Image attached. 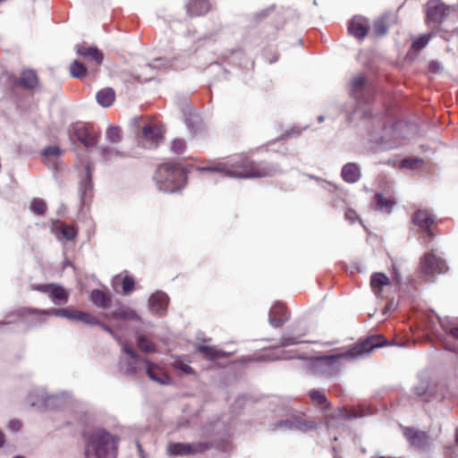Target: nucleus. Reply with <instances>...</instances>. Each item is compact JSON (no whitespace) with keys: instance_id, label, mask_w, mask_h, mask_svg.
Returning <instances> with one entry per match:
<instances>
[{"instance_id":"obj_1","label":"nucleus","mask_w":458,"mask_h":458,"mask_svg":"<svg viewBox=\"0 0 458 458\" xmlns=\"http://www.w3.org/2000/svg\"><path fill=\"white\" fill-rule=\"evenodd\" d=\"M383 337L379 335H370L357 343L346 352L325 355L309 360L306 369L314 377H331L341 368V360H351L365 355L374 349L384 345Z\"/></svg>"},{"instance_id":"obj_2","label":"nucleus","mask_w":458,"mask_h":458,"mask_svg":"<svg viewBox=\"0 0 458 458\" xmlns=\"http://www.w3.org/2000/svg\"><path fill=\"white\" fill-rule=\"evenodd\" d=\"M196 170L200 173H217L229 178L250 179L272 176L276 167L240 157L233 161H211L206 165L197 166Z\"/></svg>"},{"instance_id":"obj_3","label":"nucleus","mask_w":458,"mask_h":458,"mask_svg":"<svg viewBox=\"0 0 458 458\" xmlns=\"http://www.w3.org/2000/svg\"><path fill=\"white\" fill-rule=\"evenodd\" d=\"M85 456L90 458H116L118 440L102 428H95L84 435Z\"/></svg>"},{"instance_id":"obj_4","label":"nucleus","mask_w":458,"mask_h":458,"mask_svg":"<svg viewBox=\"0 0 458 458\" xmlns=\"http://www.w3.org/2000/svg\"><path fill=\"white\" fill-rule=\"evenodd\" d=\"M154 181L160 191L173 193L184 186L186 174L180 164L163 163L157 166Z\"/></svg>"},{"instance_id":"obj_5","label":"nucleus","mask_w":458,"mask_h":458,"mask_svg":"<svg viewBox=\"0 0 458 458\" xmlns=\"http://www.w3.org/2000/svg\"><path fill=\"white\" fill-rule=\"evenodd\" d=\"M419 267L421 277L428 283L435 282L437 275L445 274L449 269L445 259L434 249L424 253Z\"/></svg>"},{"instance_id":"obj_6","label":"nucleus","mask_w":458,"mask_h":458,"mask_svg":"<svg viewBox=\"0 0 458 458\" xmlns=\"http://www.w3.org/2000/svg\"><path fill=\"white\" fill-rule=\"evenodd\" d=\"M403 434L410 446L417 452H426L432 444V438L427 431L415 428H403Z\"/></svg>"},{"instance_id":"obj_7","label":"nucleus","mask_w":458,"mask_h":458,"mask_svg":"<svg viewBox=\"0 0 458 458\" xmlns=\"http://www.w3.org/2000/svg\"><path fill=\"white\" fill-rule=\"evenodd\" d=\"M138 127L141 128L140 138L148 144V147H157L163 140L164 129L157 123H142V118H135Z\"/></svg>"},{"instance_id":"obj_8","label":"nucleus","mask_w":458,"mask_h":458,"mask_svg":"<svg viewBox=\"0 0 458 458\" xmlns=\"http://www.w3.org/2000/svg\"><path fill=\"white\" fill-rule=\"evenodd\" d=\"M412 221L424 232V235L421 237V243L424 244L425 248L429 249L431 239L434 236L430 229L434 223L432 216L428 211L420 209L414 213Z\"/></svg>"},{"instance_id":"obj_9","label":"nucleus","mask_w":458,"mask_h":458,"mask_svg":"<svg viewBox=\"0 0 458 458\" xmlns=\"http://www.w3.org/2000/svg\"><path fill=\"white\" fill-rule=\"evenodd\" d=\"M451 9V6L445 5L441 0H429L426 9L428 22L440 24Z\"/></svg>"},{"instance_id":"obj_10","label":"nucleus","mask_w":458,"mask_h":458,"mask_svg":"<svg viewBox=\"0 0 458 458\" xmlns=\"http://www.w3.org/2000/svg\"><path fill=\"white\" fill-rule=\"evenodd\" d=\"M34 290L47 293L55 304H65L68 301L69 293L56 284H38Z\"/></svg>"},{"instance_id":"obj_11","label":"nucleus","mask_w":458,"mask_h":458,"mask_svg":"<svg viewBox=\"0 0 458 458\" xmlns=\"http://www.w3.org/2000/svg\"><path fill=\"white\" fill-rule=\"evenodd\" d=\"M289 319V314L284 304L276 302L269 310V324L275 327H281Z\"/></svg>"},{"instance_id":"obj_12","label":"nucleus","mask_w":458,"mask_h":458,"mask_svg":"<svg viewBox=\"0 0 458 458\" xmlns=\"http://www.w3.org/2000/svg\"><path fill=\"white\" fill-rule=\"evenodd\" d=\"M142 362L146 366V372L148 377L160 385H169L171 377L169 375L159 366L145 359Z\"/></svg>"},{"instance_id":"obj_13","label":"nucleus","mask_w":458,"mask_h":458,"mask_svg":"<svg viewBox=\"0 0 458 458\" xmlns=\"http://www.w3.org/2000/svg\"><path fill=\"white\" fill-rule=\"evenodd\" d=\"M412 392L417 396H423L425 394L433 395L437 390L431 383V377L428 372H420L418 376V382L412 387Z\"/></svg>"},{"instance_id":"obj_14","label":"nucleus","mask_w":458,"mask_h":458,"mask_svg":"<svg viewBox=\"0 0 458 458\" xmlns=\"http://www.w3.org/2000/svg\"><path fill=\"white\" fill-rule=\"evenodd\" d=\"M369 30V23L363 16H354L349 22L348 31L358 39L364 38Z\"/></svg>"},{"instance_id":"obj_15","label":"nucleus","mask_w":458,"mask_h":458,"mask_svg":"<svg viewBox=\"0 0 458 458\" xmlns=\"http://www.w3.org/2000/svg\"><path fill=\"white\" fill-rule=\"evenodd\" d=\"M73 135L85 147H93L98 142L97 134L81 124H75L72 127Z\"/></svg>"},{"instance_id":"obj_16","label":"nucleus","mask_w":458,"mask_h":458,"mask_svg":"<svg viewBox=\"0 0 458 458\" xmlns=\"http://www.w3.org/2000/svg\"><path fill=\"white\" fill-rule=\"evenodd\" d=\"M77 54L83 56L84 58L94 61L97 65L102 64L104 60V55L100 50H98L96 47H91L87 45L86 43H82L76 46Z\"/></svg>"},{"instance_id":"obj_17","label":"nucleus","mask_w":458,"mask_h":458,"mask_svg":"<svg viewBox=\"0 0 458 458\" xmlns=\"http://www.w3.org/2000/svg\"><path fill=\"white\" fill-rule=\"evenodd\" d=\"M210 9L209 0H189L186 4V11L190 17L205 15Z\"/></svg>"},{"instance_id":"obj_18","label":"nucleus","mask_w":458,"mask_h":458,"mask_svg":"<svg viewBox=\"0 0 458 458\" xmlns=\"http://www.w3.org/2000/svg\"><path fill=\"white\" fill-rule=\"evenodd\" d=\"M430 38V33L415 37L412 39L411 48L408 51L405 58L413 61L417 57L419 52L421 51L428 44Z\"/></svg>"},{"instance_id":"obj_19","label":"nucleus","mask_w":458,"mask_h":458,"mask_svg":"<svg viewBox=\"0 0 458 458\" xmlns=\"http://www.w3.org/2000/svg\"><path fill=\"white\" fill-rule=\"evenodd\" d=\"M276 427H284L289 429H299V430H308L316 428L317 425L313 421H307L298 417H293L289 420H285L281 421L276 425Z\"/></svg>"},{"instance_id":"obj_20","label":"nucleus","mask_w":458,"mask_h":458,"mask_svg":"<svg viewBox=\"0 0 458 458\" xmlns=\"http://www.w3.org/2000/svg\"><path fill=\"white\" fill-rule=\"evenodd\" d=\"M370 286L377 296H383L384 288L391 287V283L385 274L374 273L370 278Z\"/></svg>"},{"instance_id":"obj_21","label":"nucleus","mask_w":458,"mask_h":458,"mask_svg":"<svg viewBox=\"0 0 458 458\" xmlns=\"http://www.w3.org/2000/svg\"><path fill=\"white\" fill-rule=\"evenodd\" d=\"M18 83L24 89H35L39 85V80L34 70L27 69L21 72Z\"/></svg>"},{"instance_id":"obj_22","label":"nucleus","mask_w":458,"mask_h":458,"mask_svg":"<svg viewBox=\"0 0 458 458\" xmlns=\"http://www.w3.org/2000/svg\"><path fill=\"white\" fill-rule=\"evenodd\" d=\"M17 315L20 317H24L27 315L38 314L41 316H55L64 318V314L65 313L64 309H50V310H38L34 308H22L16 311Z\"/></svg>"},{"instance_id":"obj_23","label":"nucleus","mask_w":458,"mask_h":458,"mask_svg":"<svg viewBox=\"0 0 458 458\" xmlns=\"http://www.w3.org/2000/svg\"><path fill=\"white\" fill-rule=\"evenodd\" d=\"M308 396L311 403L317 406L320 411H327L330 408L331 403L322 391L311 389L309 391Z\"/></svg>"},{"instance_id":"obj_24","label":"nucleus","mask_w":458,"mask_h":458,"mask_svg":"<svg viewBox=\"0 0 458 458\" xmlns=\"http://www.w3.org/2000/svg\"><path fill=\"white\" fill-rule=\"evenodd\" d=\"M369 414H371L370 409L367 406L360 405V406L355 407L350 411L346 410V409L338 410L335 417L345 419V420H350V419L361 418L364 416H368Z\"/></svg>"},{"instance_id":"obj_25","label":"nucleus","mask_w":458,"mask_h":458,"mask_svg":"<svg viewBox=\"0 0 458 458\" xmlns=\"http://www.w3.org/2000/svg\"><path fill=\"white\" fill-rule=\"evenodd\" d=\"M341 175L346 182L354 183L360 178V167L355 163H347L343 166Z\"/></svg>"},{"instance_id":"obj_26","label":"nucleus","mask_w":458,"mask_h":458,"mask_svg":"<svg viewBox=\"0 0 458 458\" xmlns=\"http://www.w3.org/2000/svg\"><path fill=\"white\" fill-rule=\"evenodd\" d=\"M108 317L114 319L140 320V317L136 311L129 307H121L112 311Z\"/></svg>"},{"instance_id":"obj_27","label":"nucleus","mask_w":458,"mask_h":458,"mask_svg":"<svg viewBox=\"0 0 458 458\" xmlns=\"http://www.w3.org/2000/svg\"><path fill=\"white\" fill-rule=\"evenodd\" d=\"M168 298L164 293H156L149 298L151 309L156 312H162L167 307Z\"/></svg>"},{"instance_id":"obj_28","label":"nucleus","mask_w":458,"mask_h":458,"mask_svg":"<svg viewBox=\"0 0 458 458\" xmlns=\"http://www.w3.org/2000/svg\"><path fill=\"white\" fill-rule=\"evenodd\" d=\"M96 98H97L98 103L100 106H102L104 107H108L114 103V99H115V93L113 89L106 88V89L99 90L97 93Z\"/></svg>"},{"instance_id":"obj_29","label":"nucleus","mask_w":458,"mask_h":458,"mask_svg":"<svg viewBox=\"0 0 458 458\" xmlns=\"http://www.w3.org/2000/svg\"><path fill=\"white\" fill-rule=\"evenodd\" d=\"M198 351L202 353L205 358L210 360H218L227 356L225 352L216 349L215 346L199 345Z\"/></svg>"},{"instance_id":"obj_30","label":"nucleus","mask_w":458,"mask_h":458,"mask_svg":"<svg viewBox=\"0 0 458 458\" xmlns=\"http://www.w3.org/2000/svg\"><path fill=\"white\" fill-rule=\"evenodd\" d=\"M91 301L98 307L106 309L111 304L110 297L101 290H93L90 293Z\"/></svg>"},{"instance_id":"obj_31","label":"nucleus","mask_w":458,"mask_h":458,"mask_svg":"<svg viewBox=\"0 0 458 458\" xmlns=\"http://www.w3.org/2000/svg\"><path fill=\"white\" fill-rule=\"evenodd\" d=\"M187 444V451L189 455H195L198 454L204 453L205 451L210 449L213 446L212 442H195Z\"/></svg>"},{"instance_id":"obj_32","label":"nucleus","mask_w":458,"mask_h":458,"mask_svg":"<svg viewBox=\"0 0 458 458\" xmlns=\"http://www.w3.org/2000/svg\"><path fill=\"white\" fill-rule=\"evenodd\" d=\"M188 444L187 443H174L171 442L167 445V454L171 456L180 455L185 456L188 454Z\"/></svg>"},{"instance_id":"obj_33","label":"nucleus","mask_w":458,"mask_h":458,"mask_svg":"<svg viewBox=\"0 0 458 458\" xmlns=\"http://www.w3.org/2000/svg\"><path fill=\"white\" fill-rule=\"evenodd\" d=\"M137 344L140 351L144 352H156L157 347L152 340L148 336L140 335L137 337Z\"/></svg>"},{"instance_id":"obj_34","label":"nucleus","mask_w":458,"mask_h":458,"mask_svg":"<svg viewBox=\"0 0 458 458\" xmlns=\"http://www.w3.org/2000/svg\"><path fill=\"white\" fill-rule=\"evenodd\" d=\"M375 202L377 208L385 212H390L393 206L395 205V202L391 199L386 198L379 193L375 195Z\"/></svg>"},{"instance_id":"obj_35","label":"nucleus","mask_w":458,"mask_h":458,"mask_svg":"<svg viewBox=\"0 0 458 458\" xmlns=\"http://www.w3.org/2000/svg\"><path fill=\"white\" fill-rule=\"evenodd\" d=\"M70 73L74 78L82 79L87 74V68L82 63L75 60L70 65Z\"/></svg>"},{"instance_id":"obj_36","label":"nucleus","mask_w":458,"mask_h":458,"mask_svg":"<svg viewBox=\"0 0 458 458\" xmlns=\"http://www.w3.org/2000/svg\"><path fill=\"white\" fill-rule=\"evenodd\" d=\"M387 23L385 18H379L374 21L372 33L375 37L384 36L387 32Z\"/></svg>"},{"instance_id":"obj_37","label":"nucleus","mask_w":458,"mask_h":458,"mask_svg":"<svg viewBox=\"0 0 458 458\" xmlns=\"http://www.w3.org/2000/svg\"><path fill=\"white\" fill-rule=\"evenodd\" d=\"M47 203L44 199L35 198L30 204V209L37 215H45L47 211Z\"/></svg>"},{"instance_id":"obj_38","label":"nucleus","mask_w":458,"mask_h":458,"mask_svg":"<svg viewBox=\"0 0 458 458\" xmlns=\"http://www.w3.org/2000/svg\"><path fill=\"white\" fill-rule=\"evenodd\" d=\"M424 164V160L420 157H407L403 159V168L420 169Z\"/></svg>"},{"instance_id":"obj_39","label":"nucleus","mask_w":458,"mask_h":458,"mask_svg":"<svg viewBox=\"0 0 458 458\" xmlns=\"http://www.w3.org/2000/svg\"><path fill=\"white\" fill-rule=\"evenodd\" d=\"M442 328L454 339H458V322L443 320L441 321Z\"/></svg>"},{"instance_id":"obj_40","label":"nucleus","mask_w":458,"mask_h":458,"mask_svg":"<svg viewBox=\"0 0 458 458\" xmlns=\"http://www.w3.org/2000/svg\"><path fill=\"white\" fill-rule=\"evenodd\" d=\"M420 282H418L417 280H411L409 281L407 284H406V294L405 296L403 294V300L404 298H408V297H411V298H414L417 296L418 293H419V290H420Z\"/></svg>"},{"instance_id":"obj_41","label":"nucleus","mask_w":458,"mask_h":458,"mask_svg":"<svg viewBox=\"0 0 458 458\" xmlns=\"http://www.w3.org/2000/svg\"><path fill=\"white\" fill-rule=\"evenodd\" d=\"M49 401V398L47 399L45 396H43L42 394H31L29 398H28V402L30 403V405L31 407H41V406H46L47 405V403Z\"/></svg>"},{"instance_id":"obj_42","label":"nucleus","mask_w":458,"mask_h":458,"mask_svg":"<svg viewBox=\"0 0 458 458\" xmlns=\"http://www.w3.org/2000/svg\"><path fill=\"white\" fill-rule=\"evenodd\" d=\"M107 140L112 143H117L121 141V130L119 127L112 126L109 127L106 131Z\"/></svg>"},{"instance_id":"obj_43","label":"nucleus","mask_w":458,"mask_h":458,"mask_svg":"<svg viewBox=\"0 0 458 458\" xmlns=\"http://www.w3.org/2000/svg\"><path fill=\"white\" fill-rule=\"evenodd\" d=\"M172 366L174 369L180 370L183 374H194V369L190 365L184 363L182 360H175L172 363Z\"/></svg>"},{"instance_id":"obj_44","label":"nucleus","mask_w":458,"mask_h":458,"mask_svg":"<svg viewBox=\"0 0 458 458\" xmlns=\"http://www.w3.org/2000/svg\"><path fill=\"white\" fill-rule=\"evenodd\" d=\"M78 321H81L87 325H97L99 324L98 318L90 313L79 311Z\"/></svg>"},{"instance_id":"obj_45","label":"nucleus","mask_w":458,"mask_h":458,"mask_svg":"<svg viewBox=\"0 0 458 458\" xmlns=\"http://www.w3.org/2000/svg\"><path fill=\"white\" fill-rule=\"evenodd\" d=\"M172 151L176 153V154H181L182 153L185 148H186V142L184 140L182 139H175L174 140V141L172 142Z\"/></svg>"},{"instance_id":"obj_46","label":"nucleus","mask_w":458,"mask_h":458,"mask_svg":"<svg viewBox=\"0 0 458 458\" xmlns=\"http://www.w3.org/2000/svg\"><path fill=\"white\" fill-rule=\"evenodd\" d=\"M62 154V150L57 146H49L43 150L46 158L57 157Z\"/></svg>"},{"instance_id":"obj_47","label":"nucleus","mask_w":458,"mask_h":458,"mask_svg":"<svg viewBox=\"0 0 458 458\" xmlns=\"http://www.w3.org/2000/svg\"><path fill=\"white\" fill-rule=\"evenodd\" d=\"M418 133V127L416 124L406 123H403V134H405L407 138H412Z\"/></svg>"},{"instance_id":"obj_48","label":"nucleus","mask_w":458,"mask_h":458,"mask_svg":"<svg viewBox=\"0 0 458 458\" xmlns=\"http://www.w3.org/2000/svg\"><path fill=\"white\" fill-rule=\"evenodd\" d=\"M134 284H135L134 279L131 276H124V278L123 280V293L125 294L131 293L134 289Z\"/></svg>"},{"instance_id":"obj_49","label":"nucleus","mask_w":458,"mask_h":458,"mask_svg":"<svg viewBox=\"0 0 458 458\" xmlns=\"http://www.w3.org/2000/svg\"><path fill=\"white\" fill-rule=\"evenodd\" d=\"M366 82V78L363 74H358L353 77L352 81L353 90L360 89Z\"/></svg>"},{"instance_id":"obj_50","label":"nucleus","mask_w":458,"mask_h":458,"mask_svg":"<svg viewBox=\"0 0 458 458\" xmlns=\"http://www.w3.org/2000/svg\"><path fill=\"white\" fill-rule=\"evenodd\" d=\"M62 233L67 240H73L77 233L74 227L66 225L62 228Z\"/></svg>"},{"instance_id":"obj_51","label":"nucleus","mask_w":458,"mask_h":458,"mask_svg":"<svg viewBox=\"0 0 458 458\" xmlns=\"http://www.w3.org/2000/svg\"><path fill=\"white\" fill-rule=\"evenodd\" d=\"M443 71L442 64L437 61H431L428 64V72L434 74L440 73Z\"/></svg>"},{"instance_id":"obj_52","label":"nucleus","mask_w":458,"mask_h":458,"mask_svg":"<svg viewBox=\"0 0 458 458\" xmlns=\"http://www.w3.org/2000/svg\"><path fill=\"white\" fill-rule=\"evenodd\" d=\"M300 343H301V341L298 340V338H296V337H282L280 345L284 347V346H289V345H293V344H298Z\"/></svg>"},{"instance_id":"obj_53","label":"nucleus","mask_w":458,"mask_h":458,"mask_svg":"<svg viewBox=\"0 0 458 458\" xmlns=\"http://www.w3.org/2000/svg\"><path fill=\"white\" fill-rule=\"evenodd\" d=\"M122 349H123V351L125 353H127L131 358V360H134V362L139 360V355L131 347H129L127 344H122Z\"/></svg>"},{"instance_id":"obj_54","label":"nucleus","mask_w":458,"mask_h":458,"mask_svg":"<svg viewBox=\"0 0 458 458\" xmlns=\"http://www.w3.org/2000/svg\"><path fill=\"white\" fill-rule=\"evenodd\" d=\"M139 361H140V360H137L136 362H134V360H131V361L128 362L127 367L125 369V373L128 375L136 374L138 371L137 364Z\"/></svg>"},{"instance_id":"obj_55","label":"nucleus","mask_w":458,"mask_h":458,"mask_svg":"<svg viewBox=\"0 0 458 458\" xmlns=\"http://www.w3.org/2000/svg\"><path fill=\"white\" fill-rule=\"evenodd\" d=\"M65 313L64 314V318L70 319V320H77L78 319V314L79 310H72V309H64Z\"/></svg>"},{"instance_id":"obj_56","label":"nucleus","mask_w":458,"mask_h":458,"mask_svg":"<svg viewBox=\"0 0 458 458\" xmlns=\"http://www.w3.org/2000/svg\"><path fill=\"white\" fill-rule=\"evenodd\" d=\"M345 218L351 223H354L358 219V215L354 210L348 209L345 212Z\"/></svg>"},{"instance_id":"obj_57","label":"nucleus","mask_w":458,"mask_h":458,"mask_svg":"<svg viewBox=\"0 0 458 458\" xmlns=\"http://www.w3.org/2000/svg\"><path fill=\"white\" fill-rule=\"evenodd\" d=\"M102 153L105 158L110 159L113 156H119L120 153L118 151H114L110 148H102Z\"/></svg>"},{"instance_id":"obj_58","label":"nucleus","mask_w":458,"mask_h":458,"mask_svg":"<svg viewBox=\"0 0 458 458\" xmlns=\"http://www.w3.org/2000/svg\"><path fill=\"white\" fill-rule=\"evenodd\" d=\"M97 325L99 326L103 330H105L106 332L110 334L117 341H120L119 337L116 335L114 331L110 327H108V326H106V325H105L103 323H100V322H99V324H97Z\"/></svg>"},{"instance_id":"obj_59","label":"nucleus","mask_w":458,"mask_h":458,"mask_svg":"<svg viewBox=\"0 0 458 458\" xmlns=\"http://www.w3.org/2000/svg\"><path fill=\"white\" fill-rule=\"evenodd\" d=\"M91 189V184L89 182H86L84 185H82V189H81V191H82V198H84V196L86 195L87 191H90Z\"/></svg>"},{"instance_id":"obj_60","label":"nucleus","mask_w":458,"mask_h":458,"mask_svg":"<svg viewBox=\"0 0 458 458\" xmlns=\"http://www.w3.org/2000/svg\"><path fill=\"white\" fill-rule=\"evenodd\" d=\"M10 426L13 430L17 431L21 428V424L19 420H13L11 422Z\"/></svg>"},{"instance_id":"obj_61","label":"nucleus","mask_w":458,"mask_h":458,"mask_svg":"<svg viewBox=\"0 0 458 458\" xmlns=\"http://www.w3.org/2000/svg\"><path fill=\"white\" fill-rule=\"evenodd\" d=\"M267 11H263L257 14V19L261 20V19L265 18L267 16Z\"/></svg>"},{"instance_id":"obj_62","label":"nucleus","mask_w":458,"mask_h":458,"mask_svg":"<svg viewBox=\"0 0 458 458\" xmlns=\"http://www.w3.org/2000/svg\"><path fill=\"white\" fill-rule=\"evenodd\" d=\"M4 434L0 431V446H2V445L4 444Z\"/></svg>"},{"instance_id":"obj_63","label":"nucleus","mask_w":458,"mask_h":458,"mask_svg":"<svg viewBox=\"0 0 458 458\" xmlns=\"http://www.w3.org/2000/svg\"><path fill=\"white\" fill-rule=\"evenodd\" d=\"M455 441L458 444V428L455 430Z\"/></svg>"},{"instance_id":"obj_64","label":"nucleus","mask_w":458,"mask_h":458,"mask_svg":"<svg viewBox=\"0 0 458 458\" xmlns=\"http://www.w3.org/2000/svg\"><path fill=\"white\" fill-rule=\"evenodd\" d=\"M318 123H322L325 120V118H324V116L320 115V116H318Z\"/></svg>"}]
</instances>
